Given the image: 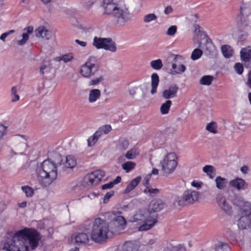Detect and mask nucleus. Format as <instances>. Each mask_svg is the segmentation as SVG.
I'll return each instance as SVG.
<instances>
[{"label":"nucleus","mask_w":251,"mask_h":251,"mask_svg":"<svg viewBox=\"0 0 251 251\" xmlns=\"http://www.w3.org/2000/svg\"><path fill=\"white\" fill-rule=\"evenodd\" d=\"M39 234L36 230L25 227L17 231H9L6 233L3 249L6 251H29L34 250L40 241Z\"/></svg>","instance_id":"f257e3e1"},{"label":"nucleus","mask_w":251,"mask_h":251,"mask_svg":"<svg viewBox=\"0 0 251 251\" xmlns=\"http://www.w3.org/2000/svg\"><path fill=\"white\" fill-rule=\"evenodd\" d=\"M163 207L162 201L160 199H155L151 201L147 210L138 211L134 217V221L140 225L138 230L146 231L152 227L157 222V216L151 213L158 212Z\"/></svg>","instance_id":"f03ea898"},{"label":"nucleus","mask_w":251,"mask_h":251,"mask_svg":"<svg viewBox=\"0 0 251 251\" xmlns=\"http://www.w3.org/2000/svg\"><path fill=\"white\" fill-rule=\"evenodd\" d=\"M102 8L105 14L113 17L119 26L125 25L132 18L128 7L122 0H103Z\"/></svg>","instance_id":"7ed1b4c3"},{"label":"nucleus","mask_w":251,"mask_h":251,"mask_svg":"<svg viewBox=\"0 0 251 251\" xmlns=\"http://www.w3.org/2000/svg\"><path fill=\"white\" fill-rule=\"evenodd\" d=\"M37 179L44 187L50 186L57 177V165L50 159L45 160L36 170Z\"/></svg>","instance_id":"20e7f679"},{"label":"nucleus","mask_w":251,"mask_h":251,"mask_svg":"<svg viewBox=\"0 0 251 251\" xmlns=\"http://www.w3.org/2000/svg\"><path fill=\"white\" fill-rule=\"evenodd\" d=\"M109 231L108 224L100 218H96L93 223L91 239L97 243L104 242L107 238Z\"/></svg>","instance_id":"39448f33"},{"label":"nucleus","mask_w":251,"mask_h":251,"mask_svg":"<svg viewBox=\"0 0 251 251\" xmlns=\"http://www.w3.org/2000/svg\"><path fill=\"white\" fill-rule=\"evenodd\" d=\"M161 171L165 176L172 174L177 165V157L174 152L168 153L160 161Z\"/></svg>","instance_id":"423d86ee"},{"label":"nucleus","mask_w":251,"mask_h":251,"mask_svg":"<svg viewBox=\"0 0 251 251\" xmlns=\"http://www.w3.org/2000/svg\"><path fill=\"white\" fill-rule=\"evenodd\" d=\"M95 57H90L80 67L79 73L84 78H89L94 76L98 70Z\"/></svg>","instance_id":"0eeeda50"},{"label":"nucleus","mask_w":251,"mask_h":251,"mask_svg":"<svg viewBox=\"0 0 251 251\" xmlns=\"http://www.w3.org/2000/svg\"><path fill=\"white\" fill-rule=\"evenodd\" d=\"M110 216L111 221L108 224L109 228L114 229L115 231H120L125 228L126 225V221L124 217L120 215H116L110 213Z\"/></svg>","instance_id":"6e6552de"},{"label":"nucleus","mask_w":251,"mask_h":251,"mask_svg":"<svg viewBox=\"0 0 251 251\" xmlns=\"http://www.w3.org/2000/svg\"><path fill=\"white\" fill-rule=\"evenodd\" d=\"M105 176V173L101 170H96L84 177L85 182L88 186L97 185Z\"/></svg>","instance_id":"1a4fd4ad"},{"label":"nucleus","mask_w":251,"mask_h":251,"mask_svg":"<svg viewBox=\"0 0 251 251\" xmlns=\"http://www.w3.org/2000/svg\"><path fill=\"white\" fill-rule=\"evenodd\" d=\"M199 197V193L197 191L192 190H188L184 192L182 200H176L177 203L179 205H183L184 203H193L196 201Z\"/></svg>","instance_id":"9d476101"},{"label":"nucleus","mask_w":251,"mask_h":251,"mask_svg":"<svg viewBox=\"0 0 251 251\" xmlns=\"http://www.w3.org/2000/svg\"><path fill=\"white\" fill-rule=\"evenodd\" d=\"M238 215H251V203L248 201H239L235 203Z\"/></svg>","instance_id":"9b49d317"},{"label":"nucleus","mask_w":251,"mask_h":251,"mask_svg":"<svg viewBox=\"0 0 251 251\" xmlns=\"http://www.w3.org/2000/svg\"><path fill=\"white\" fill-rule=\"evenodd\" d=\"M183 57L181 55H176L172 62L171 73L172 75L180 74L184 72L186 70L185 66L183 64H180L179 61L182 60Z\"/></svg>","instance_id":"f8f14e48"},{"label":"nucleus","mask_w":251,"mask_h":251,"mask_svg":"<svg viewBox=\"0 0 251 251\" xmlns=\"http://www.w3.org/2000/svg\"><path fill=\"white\" fill-rule=\"evenodd\" d=\"M217 202L220 207L226 214H230L232 212L231 207L222 193H219L216 197Z\"/></svg>","instance_id":"ddd939ff"},{"label":"nucleus","mask_w":251,"mask_h":251,"mask_svg":"<svg viewBox=\"0 0 251 251\" xmlns=\"http://www.w3.org/2000/svg\"><path fill=\"white\" fill-rule=\"evenodd\" d=\"M178 90V87L176 85H171L163 91L162 96L164 99L169 100L168 99L176 97Z\"/></svg>","instance_id":"4468645a"},{"label":"nucleus","mask_w":251,"mask_h":251,"mask_svg":"<svg viewBox=\"0 0 251 251\" xmlns=\"http://www.w3.org/2000/svg\"><path fill=\"white\" fill-rule=\"evenodd\" d=\"M237 226L240 229H245L251 227V215H238Z\"/></svg>","instance_id":"2eb2a0df"},{"label":"nucleus","mask_w":251,"mask_h":251,"mask_svg":"<svg viewBox=\"0 0 251 251\" xmlns=\"http://www.w3.org/2000/svg\"><path fill=\"white\" fill-rule=\"evenodd\" d=\"M229 184L231 186L238 190H245L248 188V184L245 180L240 178H236L230 181Z\"/></svg>","instance_id":"dca6fc26"},{"label":"nucleus","mask_w":251,"mask_h":251,"mask_svg":"<svg viewBox=\"0 0 251 251\" xmlns=\"http://www.w3.org/2000/svg\"><path fill=\"white\" fill-rule=\"evenodd\" d=\"M240 13L242 15V21L251 22V10L246 4H243L240 8Z\"/></svg>","instance_id":"f3484780"},{"label":"nucleus","mask_w":251,"mask_h":251,"mask_svg":"<svg viewBox=\"0 0 251 251\" xmlns=\"http://www.w3.org/2000/svg\"><path fill=\"white\" fill-rule=\"evenodd\" d=\"M33 31V27L29 26L24 29V32L22 34V39L17 41V44L19 46L25 45L29 39V35Z\"/></svg>","instance_id":"a211bd4d"},{"label":"nucleus","mask_w":251,"mask_h":251,"mask_svg":"<svg viewBox=\"0 0 251 251\" xmlns=\"http://www.w3.org/2000/svg\"><path fill=\"white\" fill-rule=\"evenodd\" d=\"M36 36L41 37L46 40H49L51 37V33L44 26H40L35 31Z\"/></svg>","instance_id":"6ab92c4d"},{"label":"nucleus","mask_w":251,"mask_h":251,"mask_svg":"<svg viewBox=\"0 0 251 251\" xmlns=\"http://www.w3.org/2000/svg\"><path fill=\"white\" fill-rule=\"evenodd\" d=\"M73 238L75 239V242L77 245L86 244L89 242V237L85 233H78L73 235Z\"/></svg>","instance_id":"aec40b11"},{"label":"nucleus","mask_w":251,"mask_h":251,"mask_svg":"<svg viewBox=\"0 0 251 251\" xmlns=\"http://www.w3.org/2000/svg\"><path fill=\"white\" fill-rule=\"evenodd\" d=\"M241 60L244 62H249L251 60V47L242 48L240 51Z\"/></svg>","instance_id":"412c9836"},{"label":"nucleus","mask_w":251,"mask_h":251,"mask_svg":"<svg viewBox=\"0 0 251 251\" xmlns=\"http://www.w3.org/2000/svg\"><path fill=\"white\" fill-rule=\"evenodd\" d=\"M100 91L98 89L91 90L89 92L88 101L90 103H94L100 99Z\"/></svg>","instance_id":"4be33fe9"},{"label":"nucleus","mask_w":251,"mask_h":251,"mask_svg":"<svg viewBox=\"0 0 251 251\" xmlns=\"http://www.w3.org/2000/svg\"><path fill=\"white\" fill-rule=\"evenodd\" d=\"M203 49L205 50L209 53H213L215 50V47L211 39L205 35V43Z\"/></svg>","instance_id":"5701e85b"},{"label":"nucleus","mask_w":251,"mask_h":251,"mask_svg":"<svg viewBox=\"0 0 251 251\" xmlns=\"http://www.w3.org/2000/svg\"><path fill=\"white\" fill-rule=\"evenodd\" d=\"M159 81V79L158 75L156 73H153L151 76V94L153 95L156 92Z\"/></svg>","instance_id":"b1692460"},{"label":"nucleus","mask_w":251,"mask_h":251,"mask_svg":"<svg viewBox=\"0 0 251 251\" xmlns=\"http://www.w3.org/2000/svg\"><path fill=\"white\" fill-rule=\"evenodd\" d=\"M74 59V54L72 52H69L61 56H58L55 58L54 60L57 62L63 61L64 63H67L72 61Z\"/></svg>","instance_id":"393cba45"},{"label":"nucleus","mask_w":251,"mask_h":251,"mask_svg":"<svg viewBox=\"0 0 251 251\" xmlns=\"http://www.w3.org/2000/svg\"><path fill=\"white\" fill-rule=\"evenodd\" d=\"M141 179V177L140 176H137L132 179L127 185L126 189L125 190L124 193L125 194H127L133 190L139 183Z\"/></svg>","instance_id":"a878e982"},{"label":"nucleus","mask_w":251,"mask_h":251,"mask_svg":"<svg viewBox=\"0 0 251 251\" xmlns=\"http://www.w3.org/2000/svg\"><path fill=\"white\" fill-rule=\"evenodd\" d=\"M102 49L112 52H116L117 50L116 44L110 38H107Z\"/></svg>","instance_id":"bb28decb"},{"label":"nucleus","mask_w":251,"mask_h":251,"mask_svg":"<svg viewBox=\"0 0 251 251\" xmlns=\"http://www.w3.org/2000/svg\"><path fill=\"white\" fill-rule=\"evenodd\" d=\"M202 171L206 174L210 178L213 179L216 176V170L212 165H207L204 166L202 168Z\"/></svg>","instance_id":"cd10ccee"},{"label":"nucleus","mask_w":251,"mask_h":251,"mask_svg":"<svg viewBox=\"0 0 251 251\" xmlns=\"http://www.w3.org/2000/svg\"><path fill=\"white\" fill-rule=\"evenodd\" d=\"M205 129L212 134H217L218 133V124L215 122H210L206 126Z\"/></svg>","instance_id":"c85d7f7f"},{"label":"nucleus","mask_w":251,"mask_h":251,"mask_svg":"<svg viewBox=\"0 0 251 251\" xmlns=\"http://www.w3.org/2000/svg\"><path fill=\"white\" fill-rule=\"evenodd\" d=\"M107 38L95 37L93 39V45L97 49H102Z\"/></svg>","instance_id":"c756f323"},{"label":"nucleus","mask_w":251,"mask_h":251,"mask_svg":"<svg viewBox=\"0 0 251 251\" xmlns=\"http://www.w3.org/2000/svg\"><path fill=\"white\" fill-rule=\"evenodd\" d=\"M215 183L216 187L220 190H222L226 187L227 183V180L225 178L219 176L216 178Z\"/></svg>","instance_id":"7c9ffc66"},{"label":"nucleus","mask_w":251,"mask_h":251,"mask_svg":"<svg viewBox=\"0 0 251 251\" xmlns=\"http://www.w3.org/2000/svg\"><path fill=\"white\" fill-rule=\"evenodd\" d=\"M101 136L100 131H96L92 136H90L87 140L88 146H93Z\"/></svg>","instance_id":"2f4dec72"},{"label":"nucleus","mask_w":251,"mask_h":251,"mask_svg":"<svg viewBox=\"0 0 251 251\" xmlns=\"http://www.w3.org/2000/svg\"><path fill=\"white\" fill-rule=\"evenodd\" d=\"M122 251H138V248L132 242L128 241L123 245Z\"/></svg>","instance_id":"473e14b6"},{"label":"nucleus","mask_w":251,"mask_h":251,"mask_svg":"<svg viewBox=\"0 0 251 251\" xmlns=\"http://www.w3.org/2000/svg\"><path fill=\"white\" fill-rule=\"evenodd\" d=\"M76 165V161L74 156H67L66 158L65 166L68 168H73Z\"/></svg>","instance_id":"72a5a7b5"},{"label":"nucleus","mask_w":251,"mask_h":251,"mask_svg":"<svg viewBox=\"0 0 251 251\" xmlns=\"http://www.w3.org/2000/svg\"><path fill=\"white\" fill-rule=\"evenodd\" d=\"M221 50L223 55L226 58H230L233 55V50L231 49L230 47L228 45L222 46Z\"/></svg>","instance_id":"f704fd0d"},{"label":"nucleus","mask_w":251,"mask_h":251,"mask_svg":"<svg viewBox=\"0 0 251 251\" xmlns=\"http://www.w3.org/2000/svg\"><path fill=\"white\" fill-rule=\"evenodd\" d=\"M128 142L126 138H120L117 143V148L120 150H125L128 146Z\"/></svg>","instance_id":"c9c22d12"},{"label":"nucleus","mask_w":251,"mask_h":251,"mask_svg":"<svg viewBox=\"0 0 251 251\" xmlns=\"http://www.w3.org/2000/svg\"><path fill=\"white\" fill-rule=\"evenodd\" d=\"M214 77L212 75H206L203 76L200 80V83L202 85H210L213 80Z\"/></svg>","instance_id":"e433bc0d"},{"label":"nucleus","mask_w":251,"mask_h":251,"mask_svg":"<svg viewBox=\"0 0 251 251\" xmlns=\"http://www.w3.org/2000/svg\"><path fill=\"white\" fill-rule=\"evenodd\" d=\"M172 101L170 100H167L166 102L163 103L160 107V112L162 114L166 115L169 112Z\"/></svg>","instance_id":"4c0bfd02"},{"label":"nucleus","mask_w":251,"mask_h":251,"mask_svg":"<svg viewBox=\"0 0 251 251\" xmlns=\"http://www.w3.org/2000/svg\"><path fill=\"white\" fill-rule=\"evenodd\" d=\"M11 101L15 102L19 100L20 96L18 94V88L17 86L12 87L10 92Z\"/></svg>","instance_id":"58836bf2"},{"label":"nucleus","mask_w":251,"mask_h":251,"mask_svg":"<svg viewBox=\"0 0 251 251\" xmlns=\"http://www.w3.org/2000/svg\"><path fill=\"white\" fill-rule=\"evenodd\" d=\"M121 180V177L119 176L116 177V178L113 181L109 182L108 183L104 184L101 186L102 190H105L107 189H110L112 188L114 185L117 184L120 182Z\"/></svg>","instance_id":"ea45409f"},{"label":"nucleus","mask_w":251,"mask_h":251,"mask_svg":"<svg viewBox=\"0 0 251 251\" xmlns=\"http://www.w3.org/2000/svg\"><path fill=\"white\" fill-rule=\"evenodd\" d=\"M157 16L154 13H149L145 15L143 17V21L145 24H149L156 20Z\"/></svg>","instance_id":"a19ab883"},{"label":"nucleus","mask_w":251,"mask_h":251,"mask_svg":"<svg viewBox=\"0 0 251 251\" xmlns=\"http://www.w3.org/2000/svg\"><path fill=\"white\" fill-rule=\"evenodd\" d=\"M215 251H228L229 246L224 242H219L215 246Z\"/></svg>","instance_id":"79ce46f5"},{"label":"nucleus","mask_w":251,"mask_h":251,"mask_svg":"<svg viewBox=\"0 0 251 251\" xmlns=\"http://www.w3.org/2000/svg\"><path fill=\"white\" fill-rule=\"evenodd\" d=\"M139 154V152L137 149L133 148L128 151L125 154V156L128 159H133Z\"/></svg>","instance_id":"37998d69"},{"label":"nucleus","mask_w":251,"mask_h":251,"mask_svg":"<svg viewBox=\"0 0 251 251\" xmlns=\"http://www.w3.org/2000/svg\"><path fill=\"white\" fill-rule=\"evenodd\" d=\"M150 65L154 70H160L163 67V63L161 59H158L152 60L150 62Z\"/></svg>","instance_id":"c03bdc74"},{"label":"nucleus","mask_w":251,"mask_h":251,"mask_svg":"<svg viewBox=\"0 0 251 251\" xmlns=\"http://www.w3.org/2000/svg\"><path fill=\"white\" fill-rule=\"evenodd\" d=\"M203 51L199 49H195L192 51L191 55V59L192 60H196L200 59L202 56Z\"/></svg>","instance_id":"a18cd8bd"},{"label":"nucleus","mask_w":251,"mask_h":251,"mask_svg":"<svg viewBox=\"0 0 251 251\" xmlns=\"http://www.w3.org/2000/svg\"><path fill=\"white\" fill-rule=\"evenodd\" d=\"M22 190L23 192L25 194L26 197L31 198L34 195V189L26 185L22 186Z\"/></svg>","instance_id":"49530a36"},{"label":"nucleus","mask_w":251,"mask_h":251,"mask_svg":"<svg viewBox=\"0 0 251 251\" xmlns=\"http://www.w3.org/2000/svg\"><path fill=\"white\" fill-rule=\"evenodd\" d=\"M136 164L132 161H127L123 163L122 165V168L126 172L128 173L131 170L134 169Z\"/></svg>","instance_id":"de8ad7c7"},{"label":"nucleus","mask_w":251,"mask_h":251,"mask_svg":"<svg viewBox=\"0 0 251 251\" xmlns=\"http://www.w3.org/2000/svg\"><path fill=\"white\" fill-rule=\"evenodd\" d=\"M50 65V61L48 60H44L42 64L40 67L39 72L41 75H44L47 72V69Z\"/></svg>","instance_id":"09e8293b"},{"label":"nucleus","mask_w":251,"mask_h":251,"mask_svg":"<svg viewBox=\"0 0 251 251\" xmlns=\"http://www.w3.org/2000/svg\"><path fill=\"white\" fill-rule=\"evenodd\" d=\"M144 192L146 194H149L150 197H153L159 193V190L156 188H149L148 186Z\"/></svg>","instance_id":"8fccbe9b"},{"label":"nucleus","mask_w":251,"mask_h":251,"mask_svg":"<svg viewBox=\"0 0 251 251\" xmlns=\"http://www.w3.org/2000/svg\"><path fill=\"white\" fill-rule=\"evenodd\" d=\"M177 31V26L176 25H172L168 28L166 35L170 36H173L175 35Z\"/></svg>","instance_id":"3c124183"},{"label":"nucleus","mask_w":251,"mask_h":251,"mask_svg":"<svg viewBox=\"0 0 251 251\" xmlns=\"http://www.w3.org/2000/svg\"><path fill=\"white\" fill-rule=\"evenodd\" d=\"M111 126L109 125H105L100 127L98 131H100L101 135L103 134H107L111 130Z\"/></svg>","instance_id":"603ef678"},{"label":"nucleus","mask_w":251,"mask_h":251,"mask_svg":"<svg viewBox=\"0 0 251 251\" xmlns=\"http://www.w3.org/2000/svg\"><path fill=\"white\" fill-rule=\"evenodd\" d=\"M103 80V77L100 76L99 77L91 80L89 82V86H95L99 84L101 81Z\"/></svg>","instance_id":"864d4df0"},{"label":"nucleus","mask_w":251,"mask_h":251,"mask_svg":"<svg viewBox=\"0 0 251 251\" xmlns=\"http://www.w3.org/2000/svg\"><path fill=\"white\" fill-rule=\"evenodd\" d=\"M84 6L87 10H89L95 2V0H82Z\"/></svg>","instance_id":"5fc2aeb1"},{"label":"nucleus","mask_w":251,"mask_h":251,"mask_svg":"<svg viewBox=\"0 0 251 251\" xmlns=\"http://www.w3.org/2000/svg\"><path fill=\"white\" fill-rule=\"evenodd\" d=\"M194 33L198 35H201L203 33L202 28L198 24L193 25Z\"/></svg>","instance_id":"6e6d98bb"},{"label":"nucleus","mask_w":251,"mask_h":251,"mask_svg":"<svg viewBox=\"0 0 251 251\" xmlns=\"http://www.w3.org/2000/svg\"><path fill=\"white\" fill-rule=\"evenodd\" d=\"M28 137L24 135H17L15 136V140L17 141H20L22 143L25 144V142L27 140Z\"/></svg>","instance_id":"4d7b16f0"},{"label":"nucleus","mask_w":251,"mask_h":251,"mask_svg":"<svg viewBox=\"0 0 251 251\" xmlns=\"http://www.w3.org/2000/svg\"><path fill=\"white\" fill-rule=\"evenodd\" d=\"M203 184L201 181L197 180H194L191 182V185L193 187L196 188L197 189H201L203 186Z\"/></svg>","instance_id":"13d9d810"},{"label":"nucleus","mask_w":251,"mask_h":251,"mask_svg":"<svg viewBox=\"0 0 251 251\" xmlns=\"http://www.w3.org/2000/svg\"><path fill=\"white\" fill-rule=\"evenodd\" d=\"M234 69L237 73L241 75L243 71L244 68L242 65L241 63H236L234 65Z\"/></svg>","instance_id":"bf43d9fd"},{"label":"nucleus","mask_w":251,"mask_h":251,"mask_svg":"<svg viewBox=\"0 0 251 251\" xmlns=\"http://www.w3.org/2000/svg\"><path fill=\"white\" fill-rule=\"evenodd\" d=\"M114 194V192L113 191H111L110 192H107L104 196V199H103V201L104 202H107L109 199L113 196Z\"/></svg>","instance_id":"052dcab7"},{"label":"nucleus","mask_w":251,"mask_h":251,"mask_svg":"<svg viewBox=\"0 0 251 251\" xmlns=\"http://www.w3.org/2000/svg\"><path fill=\"white\" fill-rule=\"evenodd\" d=\"M151 176V174H148L144 178V180L143 181V185L146 187H148V186L149 184V181L150 179Z\"/></svg>","instance_id":"680f3d73"},{"label":"nucleus","mask_w":251,"mask_h":251,"mask_svg":"<svg viewBox=\"0 0 251 251\" xmlns=\"http://www.w3.org/2000/svg\"><path fill=\"white\" fill-rule=\"evenodd\" d=\"M173 11V9L171 6H167L164 10V13L166 15H169L172 13Z\"/></svg>","instance_id":"e2e57ef3"},{"label":"nucleus","mask_w":251,"mask_h":251,"mask_svg":"<svg viewBox=\"0 0 251 251\" xmlns=\"http://www.w3.org/2000/svg\"><path fill=\"white\" fill-rule=\"evenodd\" d=\"M75 42L80 45L82 47H85L87 46V43L86 42L80 41L78 39H76Z\"/></svg>","instance_id":"0e129e2a"},{"label":"nucleus","mask_w":251,"mask_h":251,"mask_svg":"<svg viewBox=\"0 0 251 251\" xmlns=\"http://www.w3.org/2000/svg\"><path fill=\"white\" fill-rule=\"evenodd\" d=\"M92 222L90 220H88L85 222V226H84V230H87L89 229V228L91 226Z\"/></svg>","instance_id":"69168bd1"},{"label":"nucleus","mask_w":251,"mask_h":251,"mask_svg":"<svg viewBox=\"0 0 251 251\" xmlns=\"http://www.w3.org/2000/svg\"><path fill=\"white\" fill-rule=\"evenodd\" d=\"M241 171L243 174H246L248 173L249 168L247 166H244L241 168Z\"/></svg>","instance_id":"338daca9"},{"label":"nucleus","mask_w":251,"mask_h":251,"mask_svg":"<svg viewBox=\"0 0 251 251\" xmlns=\"http://www.w3.org/2000/svg\"><path fill=\"white\" fill-rule=\"evenodd\" d=\"M175 251H186L184 248L183 247H179L178 248H174Z\"/></svg>","instance_id":"774afa93"}]
</instances>
